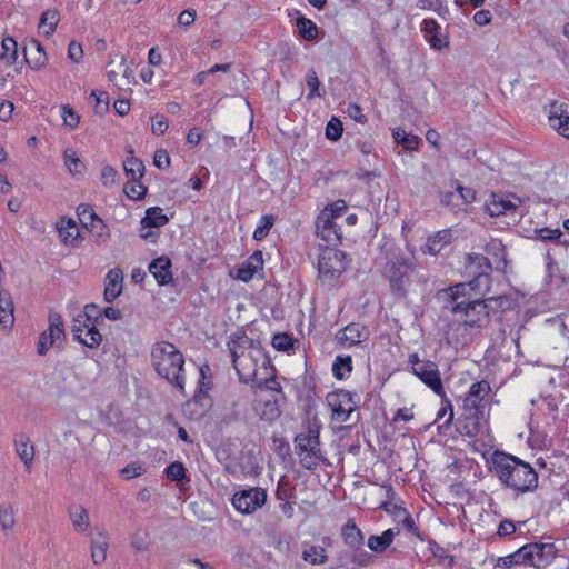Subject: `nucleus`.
<instances>
[{
    "label": "nucleus",
    "instance_id": "1",
    "mask_svg": "<svg viewBox=\"0 0 569 569\" xmlns=\"http://www.w3.org/2000/svg\"><path fill=\"white\" fill-rule=\"evenodd\" d=\"M469 284L457 283L439 293L443 309L457 316L467 327L480 329L488 325V310L480 299L472 300Z\"/></svg>",
    "mask_w": 569,
    "mask_h": 569
},
{
    "label": "nucleus",
    "instance_id": "2",
    "mask_svg": "<svg viewBox=\"0 0 569 569\" xmlns=\"http://www.w3.org/2000/svg\"><path fill=\"white\" fill-rule=\"evenodd\" d=\"M490 471L501 483L517 493L533 491L538 487V475L527 462L516 456L495 451L491 456Z\"/></svg>",
    "mask_w": 569,
    "mask_h": 569
},
{
    "label": "nucleus",
    "instance_id": "3",
    "mask_svg": "<svg viewBox=\"0 0 569 569\" xmlns=\"http://www.w3.org/2000/svg\"><path fill=\"white\" fill-rule=\"evenodd\" d=\"M230 349L232 365L239 375V379L246 383L258 381L259 362L267 370L270 360L259 346L246 335H234L228 343Z\"/></svg>",
    "mask_w": 569,
    "mask_h": 569
},
{
    "label": "nucleus",
    "instance_id": "4",
    "mask_svg": "<svg viewBox=\"0 0 569 569\" xmlns=\"http://www.w3.org/2000/svg\"><path fill=\"white\" fill-rule=\"evenodd\" d=\"M151 365L161 378L179 390L184 389V357L173 343L156 342L151 349Z\"/></svg>",
    "mask_w": 569,
    "mask_h": 569
},
{
    "label": "nucleus",
    "instance_id": "5",
    "mask_svg": "<svg viewBox=\"0 0 569 569\" xmlns=\"http://www.w3.org/2000/svg\"><path fill=\"white\" fill-rule=\"evenodd\" d=\"M490 383L481 380L471 385L463 399V430L473 437L483 427L488 418Z\"/></svg>",
    "mask_w": 569,
    "mask_h": 569
},
{
    "label": "nucleus",
    "instance_id": "6",
    "mask_svg": "<svg viewBox=\"0 0 569 569\" xmlns=\"http://www.w3.org/2000/svg\"><path fill=\"white\" fill-rule=\"evenodd\" d=\"M416 270L412 258L405 256L401 250H391L382 269V276L389 281L393 295L405 298L411 284V276Z\"/></svg>",
    "mask_w": 569,
    "mask_h": 569
},
{
    "label": "nucleus",
    "instance_id": "7",
    "mask_svg": "<svg viewBox=\"0 0 569 569\" xmlns=\"http://www.w3.org/2000/svg\"><path fill=\"white\" fill-rule=\"evenodd\" d=\"M555 551L552 543H529L513 553L499 558L498 566L512 568L516 565H525L542 568L555 558Z\"/></svg>",
    "mask_w": 569,
    "mask_h": 569
},
{
    "label": "nucleus",
    "instance_id": "8",
    "mask_svg": "<svg viewBox=\"0 0 569 569\" xmlns=\"http://www.w3.org/2000/svg\"><path fill=\"white\" fill-rule=\"evenodd\" d=\"M412 372L436 395L443 397L445 389L437 363L430 360H421L417 353H411L408 359Z\"/></svg>",
    "mask_w": 569,
    "mask_h": 569
},
{
    "label": "nucleus",
    "instance_id": "9",
    "mask_svg": "<svg viewBox=\"0 0 569 569\" xmlns=\"http://www.w3.org/2000/svg\"><path fill=\"white\" fill-rule=\"evenodd\" d=\"M347 264V256L343 251L326 247L319 254L318 271L320 276L333 279L346 271Z\"/></svg>",
    "mask_w": 569,
    "mask_h": 569
},
{
    "label": "nucleus",
    "instance_id": "10",
    "mask_svg": "<svg viewBox=\"0 0 569 569\" xmlns=\"http://www.w3.org/2000/svg\"><path fill=\"white\" fill-rule=\"evenodd\" d=\"M267 501V491L260 487L236 492L232 497L233 507L243 515H251Z\"/></svg>",
    "mask_w": 569,
    "mask_h": 569
},
{
    "label": "nucleus",
    "instance_id": "11",
    "mask_svg": "<svg viewBox=\"0 0 569 569\" xmlns=\"http://www.w3.org/2000/svg\"><path fill=\"white\" fill-rule=\"evenodd\" d=\"M328 403L332 408L333 419L347 422L357 406L353 395L347 390H339L328 396Z\"/></svg>",
    "mask_w": 569,
    "mask_h": 569
},
{
    "label": "nucleus",
    "instance_id": "12",
    "mask_svg": "<svg viewBox=\"0 0 569 569\" xmlns=\"http://www.w3.org/2000/svg\"><path fill=\"white\" fill-rule=\"evenodd\" d=\"M319 432L320 425L318 421H309L307 430L298 433L295 438L296 449L300 452H308L312 455L320 453Z\"/></svg>",
    "mask_w": 569,
    "mask_h": 569
},
{
    "label": "nucleus",
    "instance_id": "13",
    "mask_svg": "<svg viewBox=\"0 0 569 569\" xmlns=\"http://www.w3.org/2000/svg\"><path fill=\"white\" fill-rule=\"evenodd\" d=\"M511 199H506L496 193H492L490 200L487 202L486 208L488 213L491 217H498L502 214H518L520 218L523 216L522 212H518V209L521 204V199L518 197H512Z\"/></svg>",
    "mask_w": 569,
    "mask_h": 569
},
{
    "label": "nucleus",
    "instance_id": "14",
    "mask_svg": "<svg viewBox=\"0 0 569 569\" xmlns=\"http://www.w3.org/2000/svg\"><path fill=\"white\" fill-rule=\"evenodd\" d=\"M317 236L326 241L329 246H336L340 242L341 231L335 220L331 219L328 212H321L316 222Z\"/></svg>",
    "mask_w": 569,
    "mask_h": 569
},
{
    "label": "nucleus",
    "instance_id": "15",
    "mask_svg": "<svg viewBox=\"0 0 569 569\" xmlns=\"http://www.w3.org/2000/svg\"><path fill=\"white\" fill-rule=\"evenodd\" d=\"M549 122L557 132L569 139V106L553 101L550 103Z\"/></svg>",
    "mask_w": 569,
    "mask_h": 569
},
{
    "label": "nucleus",
    "instance_id": "16",
    "mask_svg": "<svg viewBox=\"0 0 569 569\" xmlns=\"http://www.w3.org/2000/svg\"><path fill=\"white\" fill-rule=\"evenodd\" d=\"M368 337L369 331L367 328L358 322H352L346 326L337 333L338 341L342 345L348 343V346L359 345L360 342L366 341Z\"/></svg>",
    "mask_w": 569,
    "mask_h": 569
},
{
    "label": "nucleus",
    "instance_id": "17",
    "mask_svg": "<svg viewBox=\"0 0 569 569\" xmlns=\"http://www.w3.org/2000/svg\"><path fill=\"white\" fill-rule=\"evenodd\" d=\"M263 271V254L261 251H254L243 264L238 269L237 278L248 282Z\"/></svg>",
    "mask_w": 569,
    "mask_h": 569
},
{
    "label": "nucleus",
    "instance_id": "18",
    "mask_svg": "<svg viewBox=\"0 0 569 569\" xmlns=\"http://www.w3.org/2000/svg\"><path fill=\"white\" fill-rule=\"evenodd\" d=\"M171 266V260L164 256L153 259L149 264V271L159 286H167L173 281Z\"/></svg>",
    "mask_w": 569,
    "mask_h": 569
},
{
    "label": "nucleus",
    "instance_id": "19",
    "mask_svg": "<svg viewBox=\"0 0 569 569\" xmlns=\"http://www.w3.org/2000/svg\"><path fill=\"white\" fill-rule=\"evenodd\" d=\"M123 273L121 269L113 268L109 270L106 277V287L103 297L107 302H112L122 292Z\"/></svg>",
    "mask_w": 569,
    "mask_h": 569
},
{
    "label": "nucleus",
    "instance_id": "20",
    "mask_svg": "<svg viewBox=\"0 0 569 569\" xmlns=\"http://www.w3.org/2000/svg\"><path fill=\"white\" fill-rule=\"evenodd\" d=\"M341 537L350 550L363 547L365 543V535L360 530V528L356 525L353 519H349L341 528Z\"/></svg>",
    "mask_w": 569,
    "mask_h": 569
},
{
    "label": "nucleus",
    "instance_id": "21",
    "mask_svg": "<svg viewBox=\"0 0 569 569\" xmlns=\"http://www.w3.org/2000/svg\"><path fill=\"white\" fill-rule=\"evenodd\" d=\"M14 447L17 455L24 463L27 470H30L34 458V447L31 443L29 437L24 433L16 435Z\"/></svg>",
    "mask_w": 569,
    "mask_h": 569
},
{
    "label": "nucleus",
    "instance_id": "22",
    "mask_svg": "<svg viewBox=\"0 0 569 569\" xmlns=\"http://www.w3.org/2000/svg\"><path fill=\"white\" fill-rule=\"evenodd\" d=\"M399 533V529L390 528L382 532L381 536L372 535L368 538V548L377 553H381L387 550L393 542L395 537Z\"/></svg>",
    "mask_w": 569,
    "mask_h": 569
},
{
    "label": "nucleus",
    "instance_id": "23",
    "mask_svg": "<svg viewBox=\"0 0 569 569\" xmlns=\"http://www.w3.org/2000/svg\"><path fill=\"white\" fill-rule=\"evenodd\" d=\"M485 251L491 256L497 270H505L507 267L506 247L499 239H491L486 246Z\"/></svg>",
    "mask_w": 569,
    "mask_h": 569
},
{
    "label": "nucleus",
    "instance_id": "24",
    "mask_svg": "<svg viewBox=\"0 0 569 569\" xmlns=\"http://www.w3.org/2000/svg\"><path fill=\"white\" fill-rule=\"evenodd\" d=\"M169 222V218L163 214L160 207H151L147 209L146 216L141 219L140 226L143 228H156L166 226Z\"/></svg>",
    "mask_w": 569,
    "mask_h": 569
},
{
    "label": "nucleus",
    "instance_id": "25",
    "mask_svg": "<svg viewBox=\"0 0 569 569\" xmlns=\"http://www.w3.org/2000/svg\"><path fill=\"white\" fill-rule=\"evenodd\" d=\"M108 540L106 535L100 531L91 539V559L94 565H100L107 559Z\"/></svg>",
    "mask_w": 569,
    "mask_h": 569
},
{
    "label": "nucleus",
    "instance_id": "26",
    "mask_svg": "<svg viewBox=\"0 0 569 569\" xmlns=\"http://www.w3.org/2000/svg\"><path fill=\"white\" fill-rule=\"evenodd\" d=\"M13 303L7 292L0 290V325L9 328L13 325Z\"/></svg>",
    "mask_w": 569,
    "mask_h": 569
},
{
    "label": "nucleus",
    "instance_id": "27",
    "mask_svg": "<svg viewBox=\"0 0 569 569\" xmlns=\"http://www.w3.org/2000/svg\"><path fill=\"white\" fill-rule=\"evenodd\" d=\"M59 21V11L57 9H48L40 17L39 29L46 37H50L56 31Z\"/></svg>",
    "mask_w": 569,
    "mask_h": 569
},
{
    "label": "nucleus",
    "instance_id": "28",
    "mask_svg": "<svg viewBox=\"0 0 569 569\" xmlns=\"http://www.w3.org/2000/svg\"><path fill=\"white\" fill-rule=\"evenodd\" d=\"M92 237L94 238V242L104 243L110 238V230L103 220L97 216V218L92 219L88 222V227H86Z\"/></svg>",
    "mask_w": 569,
    "mask_h": 569
},
{
    "label": "nucleus",
    "instance_id": "29",
    "mask_svg": "<svg viewBox=\"0 0 569 569\" xmlns=\"http://www.w3.org/2000/svg\"><path fill=\"white\" fill-rule=\"evenodd\" d=\"M76 321L78 322H89L93 323L94 327L103 322L102 311L94 303H89L84 306L83 312L79 313L76 317Z\"/></svg>",
    "mask_w": 569,
    "mask_h": 569
},
{
    "label": "nucleus",
    "instance_id": "30",
    "mask_svg": "<svg viewBox=\"0 0 569 569\" xmlns=\"http://www.w3.org/2000/svg\"><path fill=\"white\" fill-rule=\"evenodd\" d=\"M59 234L66 243H73L79 237V230L72 219L61 218L58 224Z\"/></svg>",
    "mask_w": 569,
    "mask_h": 569
},
{
    "label": "nucleus",
    "instance_id": "31",
    "mask_svg": "<svg viewBox=\"0 0 569 569\" xmlns=\"http://www.w3.org/2000/svg\"><path fill=\"white\" fill-rule=\"evenodd\" d=\"M450 240L451 234L449 231H439L436 236L428 239V242L426 243V252L435 256L439 253L446 244L450 243Z\"/></svg>",
    "mask_w": 569,
    "mask_h": 569
},
{
    "label": "nucleus",
    "instance_id": "32",
    "mask_svg": "<svg viewBox=\"0 0 569 569\" xmlns=\"http://www.w3.org/2000/svg\"><path fill=\"white\" fill-rule=\"evenodd\" d=\"M352 371L351 356H337L332 363V373L338 380L347 378Z\"/></svg>",
    "mask_w": 569,
    "mask_h": 569
},
{
    "label": "nucleus",
    "instance_id": "33",
    "mask_svg": "<svg viewBox=\"0 0 569 569\" xmlns=\"http://www.w3.org/2000/svg\"><path fill=\"white\" fill-rule=\"evenodd\" d=\"M302 559L311 565H323L328 560V555L323 547L312 545L303 549Z\"/></svg>",
    "mask_w": 569,
    "mask_h": 569
},
{
    "label": "nucleus",
    "instance_id": "34",
    "mask_svg": "<svg viewBox=\"0 0 569 569\" xmlns=\"http://www.w3.org/2000/svg\"><path fill=\"white\" fill-rule=\"evenodd\" d=\"M555 366H567L569 361V337L560 339L552 349L551 355Z\"/></svg>",
    "mask_w": 569,
    "mask_h": 569
},
{
    "label": "nucleus",
    "instance_id": "35",
    "mask_svg": "<svg viewBox=\"0 0 569 569\" xmlns=\"http://www.w3.org/2000/svg\"><path fill=\"white\" fill-rule=\"evenodd\" d=\"M481 302L486 305V310H488V319L490 318V313L495 316L500 310L506 311L510 308L511 305V300L506 296L490 297L481 300Z\"/></svg>",
    "mask_w": 569,
    "mask_h": 569
},
{
    "label": "nucleus",
    "instance_id": "36",
    "mask_svg": "<svg viewBox=\"0 0 569 569\" xmlns=\"http://www.w3.org/2000/svg\"><path fill=\"white\" fill-rule=\"evenodd\" d=\"M70 519L78 532H84L90 527L89 513L87 509L81 506L70 511Z\"/></svg>",
    "mask_w": 569,
    "mask_h": 569
},
{
    "label": "nucleus",
    "instance_id": "37",
    "mask_svg": "<svg viewBox=\"0 0 569 569\" xmlns=\"http://www.w3.org/2000/svg\"><path fill=\"white\" fill-rule=\"evenodd\" d=\"M392 137L395 141L401 144L406 150L418 149L420 139L415 134L407 133L401 128H396L392 132Z\"/></svg>",
    "mask_w": 569,
    "mask_h": 569
},
{
    "label": "nucleus",
    "instance_id": "38",
    "mask_svg": "<svg viewBox=\"0 0 569 569\" xmlns=\"http://www.w3.org/2000/svg\"><path fill=\"white\" fill-rule=\"evenodd\" d=\"M297 28L301 38L307 41H311L318 36V27L317 24L306 17H299L297 19Z\"/></svg>",
    "mask_w": 569,
    "mask_h": 569
},
{
    "label": "nucleus",
    "instance_id": "39",
    "mask_svg": "<svg viewBox=\"0 0 569 569\" xmlns=\"http://www.w3.org/2000/svg\"><path fill=\"white\" fill-rule=\"evenodd\" d=\"M1 47H2V53L0 56L1 60H3L7 64H13L18 58L17 41L11 37H7L2 40Z\"/></svg>",
    "mask_w": 569,
    "mask_h": 569
},
{
    "label": "nucleus",
    "instance_id": "40",
    "mask_svg": "<svg viewBox=\"0 0 569 569\" xmlns=\"http://www.w3.org/2000/svg\"><path fill=\"white\" fill-rule=\"evenodd\" d=\"M123 169L126 176L136 181L143 176L144 166L140 159L131 157L123 162Z\"/></svg>",
    "mask_w": 569,
    "mask_h": 569
},
{
    "label": "nucleus",
    "instance_id": "41",
    "mask_svg": "<svg viewBox=\"0 0 569 569\" xmlns=\"http://www.w3.org/2000/svg\"><path fill=\"white\" fill-rule=\"evenodd\" d=\"M64 164L72 176L82 174L86 167L84 163L77 157L76 151L67 149L64 151Z\"/></svg>",
    "mask_w": 569,
    "mask_h": 569
},
{
    "label": "nucleus",
    "instance_id": "42",
    "mask_svg": "<svg viewBox=\"0 0 569 569\" xmlns=\"http://www.w3.org/2000/svg\"><path fill=\"white\" fill-rule=\"evenodd\" d=\"M164 473L167 478L171 481L181 482L183 480L189 481L187 477V470L182 462L174 461L171 462L166 469Z\"/></svg>",
    "mask_w": 569,
    "mask_h": 569
},
{
    "label": "nucleus",
    "instance_id": "43",
    "mask_svg": "<svg viewBox=\"0 0 569 569\" xmlns=\"http://www.w3.org/2000/svg\"><path fill=\"white\" fill-rule=\"evenodd\" d=\"M306 83L309 88V93L307 99H312L313 97H323L326 91L325 89H320V81L317 72L313 69H310L306 74Z\"/></svg>",
    "mask_w": 569,
    "mask_h": 569
},
{
    "label": "nucleus",
    "instance_id": "44",
    "mask_svg": "<svg viewBox=\"0 0 569 569\" xmlns=\"http://www.w3.org/2000/svg\"><path fill=\"white\" fill-rule=\"evenodd\" d=\"M77 341H79L86 347L96 348L102 341V335L99 332L97 327H94V325L91 323L88 330L84 332V337L82 335L81 338L78 339Z\"/></svg>",
    "mask_w": 569,
    "mask_h": 569
},
{
    "label": "nucleus",
    "instance_id": "45",
    "mask_svg": "<svg viewBox=\"0 0 569 569\" xmlns=\"http://www.w3.org/2000/svg\"><path fill=\"white\" fill-rule=\"evenodd\" d=\"M372 559V555H370L363 547L355 548L351 550V565L352 569H358L362 567H367Z\"/></svg>",
    "mask_w": 569,
    "mask_h": 569
},
{
    "label": "nucleus",
    "instance_id": "46",
    "mask_svg": "<svg viewBox=\"0 0 569 569\" xmlns=\"http://www.w3.org/2000/svg\"><path fill=\"white\" fill-rule=\"evenodd\" d=\"M296 340L288 333H277L272 338V346L279 351H289L295 348Z\"/></svg>",
    "mask_w": 569,
    "mask_h": 569
},
{
    "label": "nucleus",
    "instance_id": "47",
    "mask_svg": "<svg viewBox=\"0 0 569 569\" xmlns=\"http://www.w3.org/2000/svg\"><path fill=\"white\" fill-rule=\"evenodd\" d=\"M274 217L272 214H267L261 218L260 224L256 228L253 232V238L256 240H262L266 238L273 227Z\"/></svg>",
    "mask_w": 569,
    "mask_h": 569
},
{
    "label": "nucleus",
    "instance_id": "48",
    "mask_svg": "<svg viewBox=\"0 0 569 569\" xmlns=\"http://www.w3.org/2000/svg\"><path fill=\"white\" fill-rule=\"evenodd\" d=\"M14 510L11 505L0 507V526L2 529H11L14 526Z\"/></svg>",
    "mask_w": 569,
    "mask_h": 569
},
{
    "label": "nucleus",
    "instance_id": "49",
    "mask_svg": "<svg viewBox=\"0 0 569 569\" xmlns=\"http://www.w3.org/2000/svg\"><path fill=\"white\" fill-rule=\"evenodd\" d=\"M535 238L542 241H560V238L563 237V233L560 229H550V228H540L535 229Z\"/></svg>",
    "mask_w": 569,
    "mask_h": 569
},
{
    "label": "nucleus",
    "instance_id": "50",
    "mask_svg": "<svg viewBox=\"0 0 569 569\" xmlns=\"http://www.w3.org/2000/svg\"><path fill=\"white\" fill-rule=\"evenodd\" d=\"M131 546L137 551H146L149 549L150 546V538L149 533L143 530H137L131 539Z\"/></svg>",
    "mask_w": 569,
    "mask_h": 569
},
{
    "label": "nucleus",
    "instance_id": "51",
    "mask_svg": "<svg viewBox=\"0 0 569 569\" xmlns=\"http://www.w3.org/2000/svg\"><path fill=\"white\" fill-rule=\"evenodd\" d=\"M343 132L342 123L339 119L332 117L326 127V137L329 140L337 141Z\"/></svg>",
    "mask_w": 569,
    "mask_h": 569
},
{
    "label": "nucleus",
    "instance_id": "52",
    "mask_svg": "<svg viewBox=\"0 0 569 569\" xmlns=\"http://www.w3.org/2000/svg\"><path fill=\"white\" fill-rule=\"evenodd\" d=\"M280 416V410L278 408L277 401L268 400L263 403V408L261 410V419L273 421Z\"/></svg>",
    "mask_w": 569,
    "mask_h": 569
},
{
    "label": "nucleus",
    "instance_id": "53",
    "mask_svg": "<svg viewBox=\"0 0 569 569\" xmlns=\"http://www.w3.org/2000/svg\"><path fill=\"white\" fill-rule=\"evenodd\" d=\"M124 192L131 199L139 200L141 199L146 192L147 188L139 182L138 180L133 181L124 187Z\"/></svg>",
    "mask_w": 569,
    "mask_h": 569
},
{
    "label": "nucleus",
    "instance_id": "54",
    "mask_svg": "<svg viewBox=\"0 0 569 569\" xmlns=\"http://www.w3.org/2000/svg\"><path fill=\"white\" fill-rule=\"evenodd\" d=\"M293 491L295 489L290 482L288 480L281 479L277 486L276 497L280 501L290 500L293 496Z\"/></svg>",
    "mask_w": 569,
    "mask_h": 569
},
{
    "label": "nucleus",
    "instance_id": "55",
    "mask_svg": "<svg viewBox=\"0 0 569 569\" xmlns=\"http://www.w3.org/2000/svg\"><path fill=\"white\" fill-rule=\"evenodd\" d=\"M77 214L84 227H88V222L97 218V213L93 208L88 203H80L77 207Z\"/></svg>",
    "mask_w": 569,
    "mask_h": 569
},
{
    "label": "nucleus",
    "instance_id": "56",
    "mask_svg": "<svg viewBox=\"0 0 569 569\" xmlns=\"http://www.w3.org/2000/svg\"><path fill=\"white\" fill-rule=\"evenodd\" d=\"M468 260L470 263L477 264V267L480 269V273H487L492 268L489 258L479 253L469 254Z\"/></svg>",
    "mask_w": 569,
    "mask_h": 569
},
{
    "label": "nucleus",
    "instance_id": "57",
    "mask_svg": "<svg viewBox=\"0 0 569 569\" xmlns=\"http://www.w3.org/2000/svg\"><path fill=\"white\" fill-rule=\"evenodd\" d=\"M118 172L111 166H104L101 171V182L106 187H111L117 182Z\"/></svg>",
    "mask_w": 569,
    "mask_h": 569
},
{
    "label": "nucleus",
    "instance_id": "58",
    "mask_svg": "<svg viewBox=\"0 0 569 569\" xmlns=\"http://www.w3.org/2000/svg\"><path fill=\"white\" fill-rule=\"evenodd\" d=\"M168 120L164 116H156L152 118L151 130L154 134H163L168 130Z\"/></svg>",
    "mask_w": 569,
    "mask_h": 569
},
{
    "label": "nucleus",
    "instance_id": "59",
    "mask_svg": "<svg viewBox=\"0 0 569 569\" xmlns=\"http://www.w3.org/2000/svg\"><path fill=\"white\" fill-rule=\"evenodd\" d=\"M256 383L260 387V386H264L266 389L268 390H271V391H277V392H281L282 388H281V385L280 382L277 380V378L272 375L271 377H259L258 381H256Z\"/></svg>",
    "mask_w": 569,
    "mask_h": 569
},
{
    "label": "nucleus",
    "instance_id": "60",
    "mask_svg": "<svg viewBox=\"0 0 569 569\" xmlns=\"http://www.w3.org/2000/svg\"><path fill=\"white\" fill-rule=\"evenodd\" d=\"M347 209V204L343 200H337L329 204L322 212H328L332 220L340 217L341 213Z\"/></svg>",
    "mask_w": 569,
    "mask_h": 569
},
{
    "label": "nucleus",
    "instance_id": "61",
    "mask_svg": "<svg viewBox=\"0 0 569 569\" xmlns=\"http://www.w3.org/2000/svg\"><path fill=\"white\" fill-rule=\"evenodd\" d=\"M321 458V452L318 455L306 452V455L300 459V465L307 470H315L318 466V460Z\"/></svg>",
    "mask_w": 569,
    "mask_h": 569
},
{
    "label": "nucleus",
    "instance_id": "62",
    "mask_svg": "<svg viewBox=\"0 0 569 569\" xmlns=\"http://www.w3.org/2000/svg\"><path fill=\"white\" fill-rule=\"evenodd\" d=\"M62 118L64 124L70 128H76L79 123V116H77L76 112L67 106L62 107Z\"/></svg>",
    "mask_w": 569,
    "mask_h": 569
},
{
    "label": "nucleus",
    "instance_id": "63",
    "mask_svg": "<svg viewBox=\"0 0 569 569\" xmlns=\"http://www.w3.org/2000/svg\"><path fill=\"white\" fill-rule=\"evenodd\" d=\"M347 113L350 118L359 123L367 122V117L363 114L361 107L356 103H350L348 106Z\"/></svg>",
    "mask_w": 569,
    "mask_h": 569
},
{
    "label": "nucleus",
    "instance_id": "64",
    "mask_svg": "<svg viewBox=\"0 0 569 569\" xmlns=\"http://www.w3.org/2000/svg\"><path fill=\"white\" fill-rule=\"evenodd\" d=\"M24 58H26L27 63L32 69H40L41 67H43L46 64V62L48 60L46 53L29 54V56H24Z\"/></svg>",
    "mask_w": 569,
    "mask_h": 569
}]
</instances>
